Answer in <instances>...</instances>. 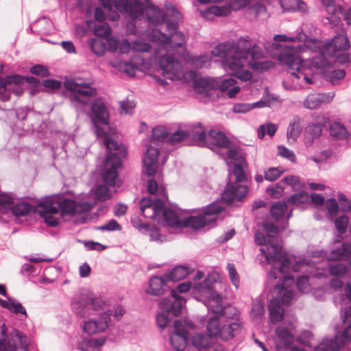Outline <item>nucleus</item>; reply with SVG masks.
I'll return each instance as SVG.
<instances>
[{"label": "nucleus", "mask_w": 351, "mask_h": 351, "mask_svg": "<svg viewBox=\"0 0 351 351\" xmlns=\"http://www.w3.org/2000/svg\"><path fill=\"white\" fill-rule=\"evenodd\" d=\"M170 132L169 129L163 125L155 127L152 130L151 143H155L166 140L168 141Z\"/></svg>", "instance_id": "nucleus-43"}, {"label": "nucleus", "mask_w": 351, "mask_h": 351, "mask_svg": "<svg viewBox=\"0 0 351 351\" xmlns=\"http://www.w3.org/2000/svg\"><path fill=\"white\" fill-rule=\"evenodd\" d=\"M158 65L166 78L175 80L180 78L183 74L180 62L170 50L165 55L159 57Z\"/></svg>", "instance_id": "nucleus-14"}, {"label": "nucleus", "mask_w": 351, "mask_h": 351, "mask_svg": "<svg viewBox=\"0 0 351 351\" xmlns=\"http://www.w3.org/2000/svg\"><path fill=\"white\" fill-rule=\"evenodd\" d=\"M168 282L165 274L162 276H153L149 280V288L146 292L153 295H160L167 291L171 293L173 289L168 285Z\"/></svg>", "instance_id": "nucleus-25"}, {"label": "nucleus", "mask_w": 351, "mask_h": 351, "mask_svg": "<svg viewBox=\"0 0 351 351\" xmlns=\"http://www.w3.org/2000/svg\"><path fill=\"white\" fill-rule=\"evenodd\" d=\"M189 332L182 322L175 320L173 322V333L170 336V341L177 351H183L186 346Z\"/></svg>", "instance_id": "nucleus-20"}, {"label": "nucleus", "mask_w": 351, "mask_h": 351, "mask_svg": "<svg viewBox=\"0 0 351 351\" xmlns=\"http://www.w3.org/2000/svg\"><path fill=\"white\" fill-rule=\"evenodd\" d=\"M185 303V300L179 296L176 290L171 291V296L160 300L158 306L161 311L157 314L156 317L158 328L162 330L166 328L171 322L169 315L174 317L179 316Z\"/></svg>", "instance_id": "nucleus-9"}, {"label": "nucleus", "mask_w": 351, "mask_h": 351, "mask_svg": "<svg viewBox=\"0 0 351 351\" xmlns=\"http://www.w3.org/2000/svg\"><path fill=\"white\" fill-rule=\"evenodd\" d=\"M292 263V261L289 258ZM293 267V270L295 272L301 271L305 273L302 276H296V286L298 289L301 293H306L309 290V278L310 276L319 277L322 274L319 271H315L314 269L318 270L319 268L316 265V261L309 258H303L297 261L293 265H291ZM291 268V267H290ZM291 269L288 270L284 275L286 276L287 273L290 271ZM287 276H288L287 275ZM294 277L293 276H292Z\"/></svg>", "instance_id": "nucleus-12"}, {"label": "nucleus", "mask_w": 351, "mask_h": 351, "mask_svg": "<svg viewBox=\"0 0 351 351\" xmlns=\"http://www.w3.org/2000/svg\"><path fill=\"white\" fill-rule=\"evenodd\" d=\"M270 213L276 221L288 220L292 216V211H288L287 204L283 201L273 204L270 208Z\"/></svg>", "instance_id": "nucleus-30"}, {"label": "nucleus", "mask_w": 351, "mask_h": 351, "mask_svg": "<svg viewBox=\"0 0 351 351\" xmlns=\"http://www.w3.org/2000/svg\"><path fill=\"white\" fill-rule=\"evenodd\" d=\"M189 273V268L178 265L172 269L170 272L165 273L168 281H179L184 278Z\"/></svg>", "instance_id": "nucleus-39"}, {"label": "nucleus", "mask_w": 351, "mask_h": 351, "mask_svg": "<svg viewBox=\"0 0 351 351\" xmlns=\"http://www.w3.org/2000/svg\"><path fill=\"white\" fill-rule=\"evenodd\" d=\"M87 295H88V299L90 300L88 303L91 312L104 309L106 306V302L101 297H94L91 293Z\"/></svg>", "instance_id": "nucleus-50"}, {"label": "nucleus", "mask_w": 351, "mask_h": 351, "mask_svg": "<svg viewBox=\"0 0 351 351\" xmlns=\"http://www.w3.org/2000/svg\"><path fill=\"white\" fill-rule=\"evenodd\" d=\"M16 117L21 122L27 120L29 122V119L34 112L27 107L19 108L15 111ZM33 126L32 123H28L27 124L23 123L22 130L23 132H28L31 130V127Z\"/></svg>", "instance_id": "nucleus-36"}, {"label": "nucleus", "mask_w": 351, "mask_h": 351, "mask_svg": "<svg viewBox=\"0 0 351 351\" xmlns=\"http://www.w3.org/2000/svg\"><path fill=\"white\" fill-rule=\"evenodd\" d=\"M233 174L236 182L234 184L228 183L221 193V199L227 204H230L234 200L241 201L247 193L248 187L240 182L246 179L243 169L239 164H235Z\"/></svg>", "instance_id": "nucleus-11"}, {"label": "nucleus", "mask_w": 351, "mask_h": 351, "mask_svg": "<svg viewBox=\"0 0 351 351\" xmlns=\"http://www.w3.org/2000/svg\"><path fill=\"white\" fill-rule=\"evenodd\" d=\"M279 3L285 11L299 12L302 14L308 11V7L303 0H279Z\"/></svg>", "instance_id": "nucleus-31"}, {"label": "nucleus", "mask_w": 351, "mask_h": 351, "mask_svg": "<svg viewBox=\"0 0 351 351\" xmlns=\"http://www.w3.org/2000/svg\"><path fill=\"white\" fill-rule=\"evenodd\" d=\"M16 198L11 193H0V206L5 209H10Z\"/></svg>", "instance_id": "nucleus-56"}, {"label": "nucleus", "mask_w": 351, "mask_h": 351, "mask_svg": "<svg viewBox=\"0 0 351 351\" xmlns=\"http://www.w3.org/2000/svg\"><path fill=\"white\" fill-rule=\"evenodd\" d=\"M230 12L231 10L228 5H212L205 12L204 16L207 17L208 14H213L216 16H226L230 14Z\"/></svg>", "instance_id": "nucleus-49"}, {"label": "nucleus", "mask_w": 351, "mask_h": 351, "mask_svg": "<svg viewBox=\"0 0 351 351\" xmlns=\"http://www.w3.org/2000/svg\"><path fill=\"white\" fill-rule=\"evenodd\" d=\"M36 206L40 209L39 213L43 217L45 222L51 227H56L59 225V219L54 216L58 213H52L50 209L53 205V198L46 197L44 200L38 203Z\"/></svg>", "instance_id": "nucleus-24"}, {"label": "nucleus", "mask_w": 351, "mask_h": 351, "mask_svg": "<svg viewBox=\"0 0 351 351\" xmlns=\"http://www.w3.org/2000/svg\"><path fill=\"white\" fill-rule=\"evenodd\" d=\"M302 127L299 117H294L290 121L287 130V138L289 144H293L301 134Z\"/></svg>", "instance_id": "nucleus-33"}, {"label": "nucleus", "mask_w": 351, "mask_h": 351, "mask_svg": "<svg viewBox=\"0 0 351 351\" xmlns=\"http://www.w3.org/2000/svg\"><path fill=\"white\" fill-rule=\"evenodd\" d=\"M335 93H313L308 95L303 102L304 108L310 110L316 109L323 103H328L332 100Z\"/></svg>", "instance_id": "nucleus-28"}, {"label": "nucleus", "mask_w": 351, "mask_h": 351, "mask_svg": "<svg viewBox=\"0 0 351 351\" xmlns=\"http://www.w3.org/2000/svg\"><path fill=\"white\" fill-rule=\"evenodd\" d=\"M308 196L307 193L301 191L298 193L292 195L288 199L290 204L297 205L300 204H304L308 202Z\"/></svg>", "instance_id": "nucleus-59"}, {"label": "nucleus", "mask_w": 351, "mask_h": 351, "mask_svg": "<svg viewBox=\"0 0 351 351\" xmlns=\"http://www.w3.org/2000/svg\"><path fill=\"white\" fill-rule=\"evenodd\" d=\"M109 186L107 184L104 183V184H99L96 188L95 195L99 201L104 202L111 198L112 194L108 188Z\"/></svg>", "instance_id": "nucleus-53"}, {"label": "nucleus", "mask_w": 351, "mask_h": 351, "mask_svg": "<svg viewBox=\"0 0 351 351\" xmlns=\"http://www.w3.org/2000/svg\"><path fill=\"white\" fill-rule=\"evenodd\" d=\"M2 81L1 86V95H3V99L4 101L8 100L10 98V94L14 93L17 96H20L23 93V86L25 82L23 77L19 75H14L6 76L5 78H1Z\"/></svg>", "instance_id": "nucleus-16"}, {"label": "nucleus", "mask_w": 351, "mask_h": 351, "mask_svg": "<svg viewBox=\"0 0 351 351\" xmlns=\"http://www.w3.org/2000/svg\"><path fill=\"white\" fill-rule=\"evenodd\" d=\"M104 144L106 148L111 151H115L114 153L117 154L121 160L122 158H125L127 155V150L125 147L121 144L119 145L112 137L106 136Z\"/></svg>", "instance_id": "nucleus-38"}, {"label": "nucleus", "mask_w": 351, "mask_h": 351, "mask_svg": "<svg viewBox=\"0 0 351 351\" xmlns=\"http://www.w3.org/2000/svg\"><path fill=\"white\" fill-rule=\"evenodd\" d=\"M298 52V48L295 47H286L279 55L280 62L289 67L288 73L291 80L295 82L294 78L300 80L302 78L306 84L313 83L311 77L312 69L306 66L304 62L295 53Z\"/></svg>", "instance_id": "nucleus-8"}, {"label": "nucleus", "mask_w": 351, "mask_h": 351, "mask_svg": "<svg viewBox=\"0 0 351 351\" xmlns=\"http://www.w3.org/2000/svg\"><path fill=\"white\" fill-rule=\"evenodd\" d=\"M121 161L116 153H110L106 159V167L102 172L104 182L108 186L116 185L118 176L117 169L121 167Z\"/></svg>", "instance_id": "nucleus-17"}, {"label": "nucleus", "mask_w": 351, "mask_h": 351, "mask_svg": "<svg viewBox=\"0 0 351 351\" xmlns=\"http://www.w3.org/2000/svg\"><path fill=\"white\" fill-rule=\"evenodd\" d=\"M223 210H224V207L222 206V203L215 201L206 207L191 210V212L196 213V215H191L182 220L180 219L176 210L164 206L158 221H160L165 226L173 228L185 226L197 230L215 223L217 215Z\"/></svg>", "instance_id": "nucleus-3"}, {"label": "nucleus", "mask_w": 351, "mask_h": 351, "mask_svg": "<svg viewBox=\"0 0 351 351\" xmlns=\"http://www.w3.org/2000/svg\"><path fill=\"white\" fill-rule=\"evenodd\" d=\"M36 206H33L24 200L16 199L10 208L12 214L16 217H24L32 212Z\"/></svg>", "instance_id": "nucleus-35"}, {"label": "nucleus", "mask_w": 351, "mask_h": 351, "mask_svg": "<svg viewBox=\"0 0 351 351\" xmlns=\"http://www.w3.org/2000/svg\"><path fill=\"white\" fill-rule=\"evenodd\" d=\"M326 208L331 217H335L337 215L339 206L335 199H328L326 202Z\"/></svg>", "instance_id": "nucleus-64"}, {"label": "nucleus", "mask_w": 351, "mask_h": 351, "mask_svg": "<svg viewBox=\"0 0 351 351\" xmlns=\"http://www.w3.org/2000/svg\"><path fill=\"white\" fill-rule=\"evenodd\" d=\"M222 319L217 317L210 318L207 324V331L210 336L217 337L221 329Z\"/></svg>", "instance_id": "nucleus-52"}, {"label": "nucleus", "mask_w": 351, "mask_h": 351, "mask_svg": "<svg viewBox=\"0 0 351 351\" xmlns=\"http://www.w3.org/2000/svg\"><path fill=\"white\" fill-rule=\"evenodd\" d=\"M213 336H210L209 334L208 335L198 333L194 335L193 337V346L199 349H206L210 348L213 343L211 337Z\"/></svg>", "instance_id": "nucleus-44"}, {"label": "nucleus", "mask_w": 351, "mask_h": 351, "mask_svg": "<svg viewBox=\"0 0 351 351\" xmlns=\"http://www.w3.org/2000/svg\"><path fill=\"white\" fill-rule=\"evenodd\" d=\"M328 271L334 276H343L348 272V267L341 263L333 264L329 266Z\"/></svg>", "instance_id": "nucleus-57"}, {"label": "nucleus", "mask_w": 351, "mask_h": 351, "mask_svg": "<svg viewBox=\"0 0 351 351\" xmlns=\"http://www.w3.org/2000/svg\"><path fill=\"white\" fill-rule=\"evenodd\" d=\"M8 303L5 308H7L10 313L19 315H23L25 317H27V311L25 308L19 302L14 299L8 297Z\"/></svg>", "instance_id": "nucleus-47"}, {"label": "nucleus", "mask_w": 351, "mask_h": 351, "mask_svg": "<svg viewBox=\"0 0 351 351\" xmlns=\"http://www.w3.org/2000/svg\"><path fill=\"white\" fill-rule=\"evenodd\" d=\"M90 117L93 124L109 123V112L102 98L95 99L91 103Z\"/></svg>", "instance_id": "nucleus-19"}, {"label": "nucleus", "mask_w": 351, "mask_h": 351, "mask_svg": "<svg viewBox=\"0 0 351 351\" xmlns=\"http://www.w3.org/2000/svg\"><path fill=\"white\" fill-rule=\"evenodd\" d=\"M88 295L81 294L75 297L71 302L72 311L80 318L88 317L93 313L90 311Z\"/></svg>", "instance_id": "nucleus-26"}, {"label": "nucleus", "mask_w": 351, "mask_h": 351, "mask_svg": "<svg viewBox=\"0 0 351 351\" xmlns=\"http://www.w3.org/2000/svg\"><path fill=\"white\" fill-rule=\"evenodd\" d=\"M212 55L203 54L191 56L187 61L193 66L201 69L208 66L212 56L223 59L224 66L232 73V76L247 82L252 79V73L249 68L254 71H262L271 66V62L261 61L265 56L263 49L254 43L249 37L240 38L235 43L225 42L215 46L211 51Z\"/></svg>", "instance_id": "nucleus-1"}, {"label": "nucleus", "mask_w": 351, "mask_h": 351, "mask_svg": "<svg viewBox=\"0 0 351 351\" xmlns=\"http://www.w3.org/2000/svg\"><path fill=\"white\" fill-rule=\"evenodd\" d=\"M336 228L339 234L335 242L340 241L341 235L345 233L348 226V217L346 215H341L335 221Z\"/></svg>", "instance_id": "nucleus-54"}, {"label": "nucleus", "mask_w": 351, "mask_h": 351, "mask_svg": "<svg viewBox=\"0 0 351 351\" xmlns=\"http://www.w3.org/2000/svg\"><path fill=\"white\" fill-rule=\"evenodd\" d=\"M159 155V149L157 147L150 145L147 147L146 153L144 155L143 173L148 176H153L158 167V158Z\"/></svg>", "instance_id": "nucleus-22"}, {"label": "nucleus", "mask_w": 351, "mask_h": 351, "mask_svg": "<svg viewBox=\"0 0 351 351\" xmlns=\"http://www.w3.org/2000/svg\"><path fill=\"white\" fill-rule=\"evenodd\" d=\"M330 134L331 136L339 140H345L348 138L350 133L346 128L341 123L335 121L330 124Z\"/></svg>", "instance_id": "nucleus-42"}, {"label": "nucleus", "mask_w": 351, "mask_h": 351, "mask_svg": "<svg viewBox=\"0 0 351 351\" xmlns=\"http://www.w3.org/2000/svg\"><path fill=\"white\" fill-rule=\"evenodd\" d=\"M285 273L277 275L276 279L279 278L280 282L274 287L273 298L268 306L270 320L274 324L282 320L284 308L281 305L289 304L295 293L293 288L295 285L294 277L287 276L284 275Z\"/></svg>", "instance_id": "nucleus-5"}, {"label": "nucleus", "mask_w": 351, "mask_h": 351, "mask_svg": "<svg viewBox=\"0 0 351 351\" xmlns=\"http://www.w3.org/2000/svg\"><path fill=\"white\" fill-rule=\"evenodd\" d=\"M35 27L38 28L37 31L40 34L48 35L53 31L52 21L46 17L37 20L35 23Z\"/></svg>", "instance_id": "nucleus-46"}, {"label": "nucleus", "mask_w": 351, "mask_h": 351, "mask_svg": "<svg viewBox=\"0 0 351 351\" xmlns=\"http://www.w3.org/2000/svg\"><path fill=\"white\" fill-rule=\"evenodd\" d=\"M90 82L73 78L64 82L66 89L71 90L70 100L77 112H84L87 106L97 95V90L90 86Z\"/></svg>", "instance_id": "nucleus-7"}, {"label": "nucleus", "mask_w": 351, "mask_h": 351, "mask_svg": "<svg viewBox=\"0 0 351 351\" xmlns=\"http://www.w3.org/2000/svg\"><path fill=\"white\" fill-rule=\"evenodd\" d=\"M163 208L164 202L159 198H156L154 206L151 209L146 210L145 213H141V214L145 218L158 220Z\"/></svg>", "instance_id": "nucleus-40"}, {"label": "nucleus", "mask_w": 351, "mask_h": 351, "mask_svg": "<svg viewBox=\"0 0 351 351\" xmlns=\"http://www.w3.org/2000/svg\"><path fill=\"white\" fill-rule=\"evenodd\" d=\"M27 338L19 330H14L11 339L7 341L5 330L1 329L0 336V351H16L18 346L26 348L27 343Z\"/></svg>", "instance_id": "nucleus-18"}, {"label": "nucleus", "mask_w": 351, "mask_h": 351, "mask_svg": "<svg viewBox=\"0 0 351 351\" xmlns=\"http://www.w3.org/2000/svg\"><path fill=\"white\" fill-rule=\"evenodd\" d=\"M114 7L123 14H128L135 21H143L149 24L158 25L165 20V14L158 7L150 5L147 0H114Z\"/></svg>", "instance_id": "nucleus-4"}, {"label": "nucleus", "mask_w": 351, "mask_h": 351, "mask_svg": "<svg viewBox=\"0 0 351 351\" xmlns=\"http://www.w3.org/2000/svg\"><path fill=\"white\" fill-rule=\"evenodd\" d=\"M169 14L171 13L175 21L180 20L181 14L174 7L167 8ZM166 27L169 34H164L158 29H152L148 34L149 38L159 45H163L165 49L171 48L174 50L176 48L181 47L185 43V36L183 33L178 32V21H165Z\"/></svg>", "instance_id": "nucleus-6"}, {"label": "nucleus", "mask_w": 351, "mask_h": 351, "mask_svg": "<svg viewBox=\"0 0 351 351\" xmlns=\"http://www.w3.org/2000/svg\"><path fill=\"white\" fill-rule=\"evenodd\" d=\"M235 84H237V81L232 77L226 78L220 81L217 80L218 86L217 89H219L221 92L228 91Z\"/></svg>", "instance_id": "nucleus-63"}, {"label": "nucleus", "mask_w": 351, "mask_h": 351, "mask_svg": "<svg viewBox=\"0 0 351 351\" xmlns=\"http://www.w3.org/2000/svg\"><path fill=\"white\" fill-rule=\"evenodd\" d=\"M271 101L263 97L260 101L252 104L238 103L235 104L232 108V111L235 113H246L256 108H263L270 106Z\"/></svg>", "instance_id": "nucleus-32"}, {"label": "nucleus", "mask_w": 351, "mask_h": 351, "mask_svg": "<svg viewBox=\"0 0 351 351\" xmlns=\"http://www.w3.org/2000/svg\"><path fill=\"white\" fill-rule=\"evenodd\" d=\"M350 241L348 239L342 243L341 248L332 250L329 254L324 250L313 253V258H326V261L348 257L351 255V227L350 228Z\"/></svg>", "instance_id": "nucleus-21"}, {"label": "nucleus", "mask_w": 351, "mask_h": 351, "mask_svg": "<svg viewBox=\"0 0 351 351\" xmlns=\"http://www.w3.org/2000/svg\"><path fill=\"white\" fill-rule=\"evenodd\" d=\"M263 226L265 234L262 232H256L254 241L257 245L263 246L260 252L264 260L261 259V263L271 265L267 278L273 280H276L278 274H282L289 270L291 262L289 255L283 252L278 243V227L271 222H265Z\"/></svg>", "instance_id": "nucleus-2"}, {"label": "nucleus", "mask_w": 351, "mask_h": 351, "mask_svg": "<svg viewBox=\"0 0 351 351\" xmlns=\"http://www.w3.org/2000/svg\"><path fill=\"white\" fill-rule=\"evenodd\" d=\"M125 313V311L121 306H114L112 309H108L100 313L97 319L85 322L83 330L89 335L104 332L108 328L112 317L118 322Z\"/></svg>", "instance_id": "nucleus-10"}, {"label": "nucleus", "mask_w": 351, "mask_h": 351, "mask_svg": "<svg viewBox=\"0 0 351 351\" xmlns=\"http://www.w3.org/2000/svg\"><path fill=\"white\" fill-rule=\"evenodd\" d=\"M218 336L224 341H228L236 336L241 330V326L239 323L228 322L221 326Z\"/></svg>", "instance_id": "nucleus-34"}, {"label": "nucleus", "mask_w": 351, "mask_h": 351, "mask_svg": "<svg viewBox=\"0 0 351 351\" xmlns=\"http://www.w3.org/2000/svg\"><path fill=\"white\" fill-rule=\"evenodd\" d=\"M217 80L210 77H200L193 82L195 92L206 95H210L211 91L217 89Z\"/></svg>", "instance_id": "nucleus-29"}, {"label": "nucleus", "mask_w": 351, "mask_h": 351, "mask_svg": "<svg viewBox=\"0 0 351 351\" xmlns=\"http://www.w3.org/2000/svg\"><path fill=\"white\" fill-rule=\"evenodd\" d=\"M282 173L283 171L280 170L278 167H269L264 172V179L269 182H274L276 180Z\"/></svg>", "instance_id": "nucleus-58"}, {"label": "nucleus", "mask_w": 351, "mask_h": 351, "mask_svg": "<svg viewBox=\"0 0 351 351\" xmlns=\"http://www.w3.org/2000/svg\"><path fill=\"white\" fill-rule=\"evenodd\" d=\"M151 49V45L142 40H136L132 43V50L135 52H149Z\"/></svg>", "instance_id": "nucleus-60"}, {"label": "nucleus", "mask_w": 351, "mask_h": 351, "mask_svg": "<svg viewBox=\"0 0 351 351\" xmlns=\"http://www.w3.org/2000/svg\"><path fill=\"white\" fill-rule=\"evenodd\" d=\"M306 135L313 141L318 138L322 134V125L319 123H310L306 128Z\"/></svg>", "instance_id": "nucleus-51"}, {"label": "nucleus", "mask_w": 351, "mask_h": 351, "mask_svg": "<svg viewBox=\"0 0 351 351\" xmlns=\"http://www.w3.org/2000/svg\"><path fill=\"white\" fill-rule=\"evenodd\" d=\"M265 313L264 302L262 300H256L252 303L250 316L255 322H259Z\"/></svg>", "instance_id": "nucleus-45"}, {"label": "nucleus", "mask_w": 351, "mask_h": 351, "mask_svg": "<svg viewBox=\"0 0 351 351\" xmlns=\"http://www.w3.org/2000/svg\"><path fill=\"white\" fill-rule=\"evenodd\" d=\"M203 136L201 123H198L189 126L186 130H179L173 134L170 133L167 142L172 145H176L188 138H191L193 145H203L204 144L202 140Z\"/></svg>", "instance_id": "nucleus-13"}, {"label": "nucleus", "mask_w": 351, "mask_h": 351, "mask_svg": "<svg viewBox=\"0 0 351 351\" xmlns=\"http://www.w3.org/2000/svg\"><path fill=\"white\" fill-rule=\"evenodd\" d=\"M53 198V205L50 209L52 213H59L62 215H74L77 213V203L75 200L71 199H64L60 200L58 197H51Z\"/></svg>", "instance_id": "nucleus-27"}, {"label": "nucleus", "mask_w": 351, "mask_h": 351, "mask_svg": "<svg viewBox=\"0 0 351 351\" xmlns=\"http://www.w3.org/2000/svg\"><path fill=\"white\" fill-rule=\"evenodd\" d=\"M227 270L228 271L229 278L232 285L236 287L239 288V276L235 269V266L233 263H228Z\"/></svg>", "instance_id": "nucleus-61"}, {"label": "nucleus", "mask_w": 351, "mask_h": 351, "mask_svg": "<svg viewBox=\"0 0 351 351\" xmlns=\"http://www.w3.org/2000/svg\"><path fill=\"white\" fill-rule=\"evenodd\" d=\"M87 45L91 51L97 56H102L106 50V44L103 38H92L87 41Z\"/></svg>", "instance_id": "nucleus-37"}, {"label": "nucleus", "mask_w": 351, "mask_h": 351, "mask_svg": "<svg viewBox=\"0 0 351 351\" xmlns=\"http://www.w3.org/2000/svg\"><path fill=\"white\" fill-rule=\"evenodd\" d=\"M275 333L274 343L277 351H289L294 341L293 335L283 326H278Z\"/></svg>", "instance_id": "nucleus-23"}, {"label": "nucleus", "mask_w": 351, "mask_h": 351, "mask_svg": "<svg viewBox=\"0 0 351 351\" xmlns=\"http://www.w3.org/2000/svg\"><path fill=\"white\" fill-rule=\"evenodd\" d=\"M201 130L203 132V141L204 144L197 145L199 147H207L211 150L218 152L223 148H228L231 145L228 137L221 131L217 130H210L208 134L201 124Z\"/></svg>", "instance_id": "nucleus-15"}, {"label": "nucleus", "mask_w": 351, "mask_h": 351, "mask_svg": "<svg viewBox=\"0 0 351 351\" xmlns=\"http://www.w3.org/2000/svg\"><path fill=\"white\" fill-rule=\"evenodd\" d=\"M331 45L335 51H346L349 48L348 38L343 34H338L332 40Z\"/></svg>", "instance_id": "nucleus-48"}, {"label": "nucleus", "mask_w": 351, "mask_h": 351, "mask_svg": "<svg viewBox=\"0 0 351 351\" xmlns=\"http://www.w3.org/2000/svg\"><path fill=\"white\" fill-rule=\"evenodd\" d=\"M95 34L101 38H108L111 34V28L106 23H99L95 25Z\"/></svg>", "instance_id": "nucleus-55"}, {"label": "nucleus", "mask_w": 351, "mask_h": 351, "mask_svg": "<svg viewBox=\"0 0 351 351\" xmlns=\"http://www.w3.org/2000/svg\"><path fill=\"white\" fill-rule=\"evenodd\" d=\"M321 3L328 14L339 13V5H337L335 0H321Z\"/></svg>", "instance_id": "nucleus-62"}, {"label": "nucleus", "mask_w": 351, "mask_h": 351, "mask_svg": "<svg viewBox=\"0 0 351 351\" xmlns=\"http://www.w3.org/2000/svg\"><path fill=\"white\" fill-rule=\"evenodd\" d=\"M104 344V341L96 339H83L77 343V348L82 351H93Z\"/></svg>", "instance_id": "nucleus-41"}]
</instances>
